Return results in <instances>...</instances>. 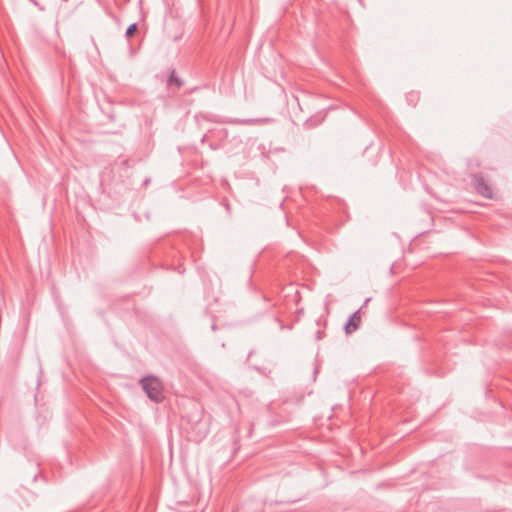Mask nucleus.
Wrapping results in <instances>:
<instances>
[{
  "label": "nucleus",
  "mask_w": 512,
  "mask_h": 512,
  "mask_svg": "<svg viewBox=\"0 0 512 512\" xmlns=\"http://www.w3.org/2000/svg\"><path fill=\"white\" fill-rule=\"evenodd\" d=\"M140 384L151 401L160 403L164 400V385L158 377L154 375L145 376L140 380Z\"/></svg>",
  "instance_id": "obj_1"
},
{
  "label": "nucleus",
  "mask_w": 512,
  "mask_h": 512,
  "mask_svg": "<svg viewBox=\"0 0 512 512\" xmlns=\"http://www.w3.org/2000/svg\"><path fill=\"white\" fill-rule=\"evenodd\" d=\"M472 183L476 192L487 199H493L494 193L492 187L486 182L482 174H474Z\"/></svg>",
  "instance_id": "obj_2"
},
{
  "label": "nucleus",
  "mask_w": 512,
  "mask_h": 512,
  "mask_svg": "<svg viewBox=\"0 0 512 512\" xmlns=\"http://www.w3.org/2000/svg\"><path fill=\"white\" fill-rule=\"evenodd\" d=\"M360 322H361V317H360L359 311H356L350 316L348 322L345 325L346 333L350 334V333L354 332L355 330H357L360 325Z\"/></svg>",
  "instance_id": "obj_3"
},
{
  "label": "nucleus",
  "mask_w": 512,
  "mask_h": 512,
  "mask_svg": "<svg viewBox=\"0 0 512 512\" xmlns=\"http://www.w3.org/2000/svg\"><path fill=\"white\" fill-rule=\"evenodd\" d=\"M168 86H176V88H180L182 86L181 79L177 76L175 70H173L167 81Z\"/></svg>",
  "instance_id": "obj_4"
},
{
  "label": "nucleus",
  "mask_w": 512,
  "mask_h": 512,
  "mask_svg": "<svg viewBox=\"0 0 512 512\" xmlns=\"http://www.w3.org/2000/svg\"><path fill=\"white\" fill-rule=\"evenodd\" d=\"M256 119H230L227 120L226 123L234 124V125H251L257 123Z\"/></svg>",
  "instance_id": "obj_5"
},
{
  "label": "nucleus",
  "mask_w": 512,
  "mask_h": 512,
  "mask_svg": "<svg viewBox=\"0 0 512 512\" xmlns=\"http://www.w3.org/2000/svg\"><path fill=\"white\" fill-rule=\"evenodd\" d=\"M136 31H137V24L133 23L127 28L125 35L127 38H131L136 33Z\"/></svg>",
  "instance_id": "obj_6"
}]
</instances>
